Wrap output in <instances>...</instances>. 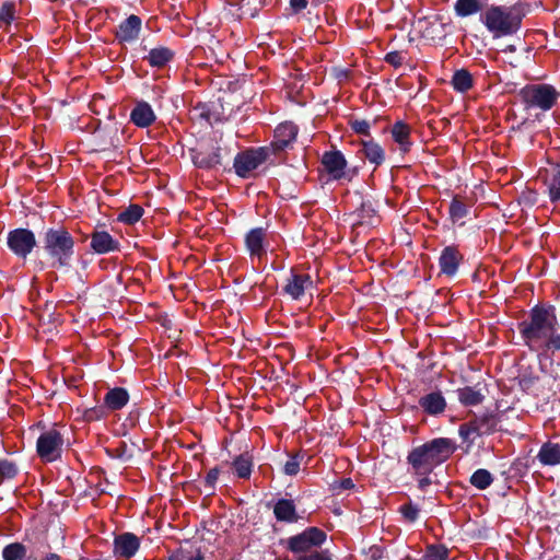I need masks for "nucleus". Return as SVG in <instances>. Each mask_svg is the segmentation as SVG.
<instances>
[{
    "mask_svg": "<svg viewBox=\"0 0 560 560\" xmlns=\"http://www.w3.org/2000/svg\"><path fill=\"white\" fill-rule=\"evenodd\" d=\"M331 74L339 81H346L350 78L351 71L346 68L334 67L331 69Z\"/></svg>",
    "mask_w": 560,
    "mask_h": 560,
    "instance_id": "obj_53",
    "label": "nucleus"
},
{
    "mask_svg": "<svg viewBox=\"0 0 560 560\" xmlns=\"http://www.w3.org/2000/svg\"><path fill=\"white\" fill-rule=\"evenodd\" d=\"M322 164L327 174L335 180L345 179L351 182L358 175V168H348V162L339 150L324 152Z\"/></svg>",
    "mask_w": 560,
    "mask_h": 560,
    "instance_id": "obj_9",
    "label": "nucleus"
},
{
    "mask_svg": "<svg viewBox=\"0 0 560 560\" xmlns=\"http://www.w3.org/2000/svg\"><path fill=\"white\" fill-rule=\"evenodd\" d=\"M487 4L482 0H456L454 3V12L458 18H468L485 11Z\"/></svg>",
    "mask_w": 560,
    "mask_h": 560,
    "instance_id": "obj_31",
    "label": "nucleus"
},
{
    "mask_svg": "<svg viewBox=\"0 0 560 560\" xmlns=\"http://www.w3.org/2000/svg\"><path fill=\"white\" fill-rule=\"evenodd\" d=\"M63 442L62 434L56 428L43 431L36 441L37 456L45 463L61 459Z\"/></svg>",
    "mask_w": 560,
    "mask_h": 560,
    "instance_id": "obj_8",
    "label": "nucleus"
},
{
    "mask_svg": "<svg viewBox=\"0 0 560 560\" xmlns=\"http://www.w3.org/2000/svg\"><path fill=\"white\" fill-rule=\"evenodd\" d=\"M194 113H195L196 117H198L199 119L210 122L211 109H210L209 105H207L205 103H200L197 106H195Z\"/></svg>",
    "mask_w": 560,
    "mask_h": 560,
    "instance_id": "obj_49",
    "label": "nucleus"
},
{
    "mask_svg": "<svg viewBox=\"0 0 560 560\" xmlns=\"http://www.w3.org/2000/svg\"><path fill=\"white\" fill-rule=\"evenodd\" d=\"M106 453L110 457L118 458L121 460H128L132 456L130 453H128V446H127L126 442H119L118 446H116L114 448H107Z\"/></svg>",
    "mask_w": 560,
    "mask_h": 560,
    "instance_id": "obj_45",
    "label": "nucleus"
},
{
    "mask_svg": "<svg viewBox=\"0 0 560 560\" xmlns=\"http://www.w3.org/2000/svg\"><path fill=\"white\" fill-rule=\"evenodd\" d=\"M451 84L459 93H466L474 85L471 73L467 69H458L454 72Z\"/></svg>",
    "mask_w": 560,
    "mask_h": 560,
    "instance_id": "obj_33",
    "label": "nucleus"
},
{
    "mask_svg": "<svg viewBox=\"0 0 560 560\" xmlns=\"http://www.w3.org/2000/svg\"><path fill=\"white\" fill-rule=\"evenodd\" d=\"M537 459L542 466L560 465V444L546 442L540 446Z\"/></svg>",
    "mask_w": 560,
    "mask_h": 560,
    "instance_id": "obj_29",
    "label": "nucleus"
},
{
    "mask_svg": "<svg viewBox=\"0 0 560 560\" xmlns=\"http://www.w3.org/2000/svg\"><path fill=\"white\" fill-rule=\"evenodd\" d=\"M458 434L465 442L474 443L475 436L477 435V429L474 421L470 419L469 421L463 423L458 428Z\"/></svg>",
    "mask_w": 560,
    "mask_h": 560,
    "instance_id": "obj_43",
    "label": "nucleus"
},
{
    "mask_svg": "<svg viewBox=\"0 0 560 560\" xmlns=\"http://www.w3.org/2000/svg\"><path fill=\"white\" fill-rule=\"evenodd\" d=\"M106 407L103 405V406H95V407H92V408H89L85 410L84 412V419L86 421H97V420H101L102 418H104L107 412H106Z\"/></svg>",
    "mask_w": 560,
    "mask_h": 560,
    "instance_id": "obj_46",
    "label": "nucleus"
},
{
    "mask_svg": "<svg viewBox=\"0 0 560 560\" xmlns=\"http://www.w3.org/2000/svg\"><path fill=\"white\" fill-rule=\"evenodd\" d=\"M19 474L18 465L7 458L0 459V482L4 479H13Z\"/></svg>",
    "mask_w": 560,
    "mask_h": 560,
    "instance_id": "obj_40",
    "label": "nucleus"
},
{
    "mask_svg": "<svg viewBox=\"0 0 560 560\" xmlns=\"http://www.w3.org/2000/svg\"><path fill=\"white\" fill-rule=\"evenodd\" d=\"M350 128L358 135L365 136L369 139L371 137V122L365 119H350L349 120Z\"/></svg>",
    "mask_w": 560,
    "mask_h": 560,
    "instance_id": "obj_44",
    "label": "nucleus"
},
{
    "mask_svg": "<svg viewBox=\"0 0 560 560\" xmlns=\"http://www.w3.org/2000/svg\"><path fill=\"white\" fill-rule=\"evenodd\" d=\"M175 58V51L166 46H156L148 51L143 60L151 68L162 69Z\"/></svg>",
    "mask_w": 560,
    "mask_h": 560,
    "instance_id": "obj_24",
    "label": "nucleus"
},
{
    "mask_svg": "<svg viewBox=\"0 0 560 560\" xmlns=\"http://www.w3.org/2000/svg\"><path fill=\"white\" fill-rule=\"evenodd\" d=\"M450 549L442 544H431L425 547L419 560H448Z\"/></svg>",
    "mask_w": 560,
    "mask_h": 560,
    "instance_id": "obj_36",
    "label": "nucleus"
},
{
    "mask_svg": "<svg viewBox=\"0 0 560 560\" xmlns=\"http://www.w3.org/2000/svg\"><path fill=\"white\" fill-rule=\"evenodd\" d=\"M168 560H185V555L183 551H177V552L172 553L168 557Z\"/></svg>",
    "mask_w": 560,
    "mask_h": 560,
    "instance_id": "obj_55",
    "label": "nucleus"
},
{
    "mask_svg": "<svg viewBox=\"0 0 560 560\" xmlns=\"http://www.w3.org/2000/svg\"><path fill=\"white\" fill-rule=\"evenodd\" d=\"M393 140L399 145L401 152L407 153L410 151L412 141L410 139L411 128L402 120H397L390 129Z\"/></svg>",
    "mask_w": 560,
    "mask_h": 560,
    "instance_id": "obj_26",
    "label": "nucleus"
},
{
    "mask_svg": "<svg viewBox=\"0 0 560 560\" xmlns=\"http://www.w3.org/2000/svg\"><path fill=\"white\" fill-rule=\"evenodd\" d=\"M15 3L5 1L0 5V24L10 25L15 20Z\"/></svg>",
    "mask_w": 560,
    "mask_h": 560,
    "instance_id": "obj_41",
    "label": "nucleus"
},
{
    "mask_svg": "<svg viewBox=\"0 0 560 560\" xmlns=\"http://www.w3.org/2000/svg\"><path fill=\"white\" fill-rule=\"evenodd\" d=\"M141 30V18L136 14H130L116 27L114 32L115 39L120 45L132 44L139 39Z\"/></svg>",
    "mask_w": 560,
    "mask_h": 560,
    "instance_id": "obj_12",
    "label": "nucleus"
},
{
    "mask_svg": "<svg viewBox=\"0 0 560 560\" xmlns=\"http://www.w3.org/2000/svg\"><path fill=\"white\" fill-rule=\"evenodd\" d=\"M504 52H511L514 54L516 51V47L514 45H508L504 49Z\"/></svg>",
    "mask_w": 560,
    "mask_h": 560,
    "instance_id": "obj_58",
    "label": "nucleus"
},
{
    "mask_svg": "<svg viewBox=\"0 0 560 560\" xmlns=\"http://www.w3.org/2000/svg\"><path fill=\"white\" fill-rule=\"evenodd\" d=\"M471 420L476 425L478 436L490 435L494 433L500 422L498 413L491 410L474 413Z\"/></svg>",
    "mask_w": 560,
    "mask_h": 560,
    "instance_id": "obj_21",
    "label": "nucleus"
},
{
    "mask_svg": "<svg viewBox=\"0 0 560 560\" xmlns=\"http://www.w3.org/2000/svg\"><path fill=\"white\" fill-rule=\"evenodd\" d=\"M469 482L478 490H486L492 485L493 476L488 469L479 468L472 472Z\"/></svg>",
    "mask_w": 560,
    "mask_h": 560,
    "instance_id": "obj_35",
    "label": "nucleus"
},
{
    "mask_svg": "<svg viewBox=\"0 0 560 560\" xmlns=\"http://www.w3.org/2000/svg\"><path fill=\"white\" fill-rule=\"evenodd\" d=\"M140 548V539L132 533H122L114 539L113 553L117 558L130 559Z\"/></svg>",
    "mask_w": 560,
    "mask_h": 560,
    "instance_id": "obj_13",
    "label": "nucleus"
},
{
    "mask_svg": "<svg viewBox=\"0 0 560 560\" xmlns=\"http://www.w3.org/2000/svg\"><path fill=\"white\" fill-rule=\"evenodd\" d=\"M129 401V393L124 387L110 388L104 396V406L107 410L117 411L122 409Z\"/></svg>",
    "mask_w": 560,
    "mask_h": 560,
    "instance_id": "obj_27",
    "label": "nucleus"
},
{
    "mask_svg": "<svg viewBox=\"0 0 560 560\" xmlns=\"http://www.w3.org/2000/svg\"><path fill=\"white\" fill-rule=\"evenodd\" d=\"M39 242L50 268L67 271L72 267L75 240L67 228L58 225L45 229L39 234Z\"/></svg>",
    "mask_w": 560,
    "mask_h": 560,
    "instance_id": "obj_4",
    "label": "nucleus"
},
{
    "mask_svg": "<svg viewBox=\"0 0 560 560\" xmlns=\"http://www.w3.org/2000/svg\"><path fill=\"white\" fill-rule=\"evenodd\" d=\"M186 560H205V557L198 551L195 556H189Z\"/></svg>",
    "mask_w": 560,
    "mask_h": 560,
    "instance_id": "obj_57",
    "label": "nucleus"
},
{
    "mask_svg": "<svg viewBox=\"0 0 560 560\" xmlns=\"http://www.w3.org/2000/svg\"><path fill=\"white\" fill-rule=\"evenodd\" d=\"M265 241L266 229L264 228H254L245 234V247L252 257L261 258L266 255Z\"/></svg>",
    "mask_w": 560,
    "mask_h": 560,
    "instance_id": "obj_19",
    "label": "nucleus"
},
{
    "mask_svg": "<svg viewBox=\"0 0 560 560\" xmlns=\"http://www.w3.org/2000/svg\"><path fill=\"white\" fill-rule=\"evenodd\" d=\"M354 488V482L351 478H343L340 481H336L332 485L334 491L351 490Z\"/></svg>",
    "mask_w": 560,
    "mask_h": 560,
    "instance_id": "obj_52",
    "label": "nucleus"
},
{
    "mask_svg": "<svg viewBox=\"0 0 560 560\" xmlns=\"http://www.w3.org/2000/svg\"><path fill=\"white\" fill-rule=\"evenodd\" d=\"M307 0H290V7L293 12L299 13L307 7Z\"/></svg>",
    "mask_w": 560,
    "mask_h": 560,
    "instance_id": "obj_54",
    "label": "nucleus"
},
{
    "mask_svg": "<svg viewBox=\"0 0 560 560\" xmlns=\"http://www.w3.org/2000/svg\"><path fill=\"white\" fill-rule=\"evenodd\" d=\"M303 456L300 453L289 455L288 460L283 465V472L287 476H295L300 471Z\"/></svg>",
    "mask_w": 560,
    "mask_h": 560,
    "instance_id": "obj_42",
    "label": "nucleus"
},
{
    "mask_svg": "<svg viewBox=\"0 0 560 560\" xmlns=\"http://www.w3.org/2000/svg\"><path fill=\"white\" fill-rule=\"evenodd\" d=\"M156 119V116L151 105L144 101L136 103L130 113V121L139 128H147L151 126Z\"/></svg>",
    "mask_w": 560,
    "mask_h": 560,
    "instance_id": "obj_23",
    "label": "nucleus"
},
{
    "mask_svg": "<svg viewBox=\"0 0 560 560\" xmlns=\"http://www.w3.org/2000/svg\"><path fill=\"white\" fill-rule=\"evenodd\" d=\"M360 143L362 147L360 152L371 164H374L375 167L382 165L385 162V150L373 138L361 140Z\"/></svg>",
    "mask_w": 560,
    "mask_h": 560,
    "instance_id": "obj_25",
    "label": "nucleus"
},
{
    "mask_svg": "<svg viewBox=\"0 0 560 560\" xmlns=\"http://www.w3.org/2000/svg\"><path fill=\"white\" fill-rule=\"evenodd\" d=\"M528 13V4L516 1L511 5L488 4L479 16L493 39L515 36L522 28L523 20Z\"/></svg>",
    "mask_w": 560,
    "mask_h": 560,
    "instance_id": "obj_2",
    "label": "nucleus"
},
{
    "mask_svg": "<svg viewBox=\"0 0 560 560\" xmlns=\"http://www.w3.org/2000/svg\"><path fill=\"white\" fill-rule=\"evenodd\" d=\"M219 475H220L219 467H213L208 471V474L203 480V485H205V488L210 490L209 494H212L214 492Z\"/></svg>",
    "mask_w": 560,
    "mask_h": 560,
    "instance_id": "obj_47",
    "label": "nucleus"
},
{
    "mask_svg": "<svg viewBox=\"0 0 560 560\" xmlns=\"http://www.w3.org/2000/svg\"><path fill=\"white\" fill-rule=\"evenodd\" d=\"M462 260L463 256L455 246H446L439 258L441 272L448 277L454 276Z\"/></svg>",
    "mask_w": 560,
    "mask_h": 560,
    "instance_id": "obj_22",
    "label": "nucleus"
},
{
    "mask_svg": "<svg viewBox=\"0 0 560 560\" xmlns=\"http://www.w3.org/2000/svg\"><path fill=\"white\" fill-rule=\"evenodd\" d=\"M298 126L292 122H282L275 129L273 140L271 141V149L275 153L284 151L292 144L298 136Z\"/></svg>",
    "mask_w": 560,
    "mask_h": 560,
    "instance_id": "obj_14",
    "label": "nucleus"
},
{
    "mask_svg": "<svg viewBox=\"0 0 560 560\" xmlns=\"http://www.w3.org/2000/svg\"><path fill=\"white\" fill-rule=\"evenodd\" d=\"M371 551H372L373 560H378L380 558H382V549L381 548H378V547L372 548Z\"/></svg>",
    "mask_w": 560,
    "mask_h": 560,
    "instance_id": "obj_56",
    "label": "nucleus"
},
{
    "mask_svg": "<svg viewBox=\"0 0 560 560\" xmlns=\"http://www.w3.org/2000/svg\"><path fill=\"white\" fill-rule=\"evenodd\" d=\"M3 560H37L36 557L27 556V547L20 542L14 541L5 545L1 552ZM60 556L55 552L47 553L42 560H60Z\"/></svg>",
    "mask_w": 560,
    "mask_h": 560,
    "instance_id": "obj_17",
    "label": "nucleus"
},
{
    "mask_svg": "<svg viewBox=\"0 0 560 560\" xmlns=\"http://www.w3.org/2000/svg\"><path fill=\"white\" fill-rule=\"evenodd\" d=\"M520 336L530 351L560 352V323L556 306L549 303L534 305L527 317L517 324Z\"/></svg>",
    "mask_w": 560,
    "mask_h": 560,
    "instance_id": "obj_1",
    "label": "nucleus"
},
{
    "mask_svg": "<svg viewBox=\"0 0 560 560\" xmlns=\"http://www.w3.org/2000/svg\"><path fill=\"white\" fill-rule=\"evenodd\" d=\"M404 520L408 523H415L419 518L420 509L415 504L411 499L398 509Z\"/></svg>",
    "mask_w": 560,
    "mask_h": 560,
    "instance_id": "obj_39",
    "label": "nucleus"
},
{
    "mask_svg": "<svg viewBox=\"0 0 560 560\" xmlns=\"http://www.w3.org/2000/svg\"><path fill=\"white\" fill-rule=\"evenodd\" d=\"M143 212L141 206L131 203L118 214L117 220L125 224H135L141 219Z\"/></svg>",
    "mask_w": 560,
    "mask_h": 560,
    "instance_id": "obj_37",
    "label": "nucleus"
},
{
    "mask_svg": "<svg viewBox=\"0 0 560 560\" xmlns=\"http://www.w3.org/2000/svg\"><path fill=\"white\" fill-rule=\"evenodd\" d=\"M314 282L308 273H294L287 279L283 287L284 294L291 296L293 300H300L305 291L313 288Z\"/></svg>",
    "mask_w": 560,
    "mask_h": 560,
    "instance_id": "obj_16",
    "label": "nucleus"
},
{
    "mask_svg": "<svg viewBox=\"0 0 560 560\" xmlns=\"http://www.w3.org/2000/svg\"><path fill=\"white\" fill-rule=\"evenodd\" d=\"M326 540L327 533L324 529L310 526L301 533L280 539L279 544L291 552L295 560H332L330 550L322 548Z\"/></svg>",
    "mask_w": 560,
    "mask_h": 560,
    "instance_id": "obj_5",
    "label": "nucleus"
},
{
    "mask_svg": "<svg viewBox=\"0 0 560 560\" xmlns=\"http://www.w3.org/2000/svg\"><path fill=\"white\" fill-rule=\"evenodd\" d=\"M223 152H228L226 149L221 147L200 148L192 151V162L195 166L203 170H213L220 166H224Z\"/></svg>",
    "mask_w": 560,
    "mask_h": 560,
    "instance_id": "obj_11",
    "label": "nucleus"
},
{
    "mask_svg": "<svg viewBox=\"0 0 560 560\" xmlns=\"http://www.w3.org/2000/svg\"><path fill=\"white\" fill-rule=\"evenodd\" d=\"M420 408L432 417L441 416L446 409V399L440 390L431 392L419 398Z\"/></svg>",
    "mask_w": 560,
    "mask_h": 560,
    "instance_id": "obj_18",
    "label": "nucleus"
},
{
    "mask_svg": "<svg viewBox=\"0 0 560 560\" xmlns=\"http://www.w3.org/2000/svg\"><path fill=\"white\" fill-rule=\"evenodd\" d=\"M457 450L456 443L448 438H434L421 445L412 447L406 457L410 475L433 472L445 463Z\"/></svg>",
    "mask_w": 560,
    "mask_h": 560,
    "instance_id": "obj_3",
    "label": "nucleus"
},
{
    "mask_svg": "<svg viewBox=\"0 0 560 560\" xmlns=\"http://www.w3.org/2000/svg\"><path fill=\"white\" fill-rule=\"evenodd\" d=\"M545 185L548 189V196L551 202L560 200V164H553L546 171Z\"/></svg>",
    "mask_w": 560,
    "mask_h": 560,
    "instance_id": "obj_28",
    "label": "nucleus"
},
{
    "mask_svg": "<svg viewBox=\"0 0 560 560\" xmlns=\"http://www.w3.org/2000/svg\"><path fill=\"white\" fill-rule=\"evenodd\" d=\"M480 384L476 386H465L456 390L459 402L465 407L478 406L485 400V395L479 388Z\"/></svg>",
    "mask_w": 560,
    "mask_h": 560,
    "instance_id": "obj_30",
    "label": "nucleus"
},
{
    "mask_svg": "<svg viewBox=\"0 0 560 560\" xmlns=\"http://www.w3.org/2000/svg\"><path fill=\"white\" fill-rule=\"evenodd\" d=\"M468 213V206L460 200L458 196H454L448 208L450 220L453 223H458L460 220L466 218Z\"/></svg>",
    "mask_w": 560,
    "mask_h": 560,
    "instance_id": "obj_34",
    "label": "nucleus"
},
{
    "mask_svg": "<svg viewBox=\"0 0 560 560\" xmlns=\"http://www.w3.org/2000/svg\"><path fill=\"white\" fill-rule=\"evenodd\" d=\"M520 96L526 108L538 107L546 112L556 105L558 93L552 85L536 84L523 88Z\"/></svg>",
    "mask_w": 560,
    "mask_h": 560,
    "instance_id": "obj_6",
    "label": "nucleus"
},
{
    "mask_svg": "<svg viewBox=\"0 0 560 560\" xmlns=\"http://www.w3.org/2000/svg\"><path fill=\"white\" fill-rule=\"evenodd\" d=\"M375 213L376 210L371 198H365L360 195V205L354 211V214L360 219L359 223H363L364 221L372 219Z\"/></svg>",
    "mask_w": 560,
    "mask_h": 560,
    "instance_id": "obj_38",
    "label": "nucleus"
},
{
    "mask_svg": "<svg viewBox=\"0 0 560 560\" xmlns=\"http://www.w3.org/2000/svg\"><path fill=\"white\" fill-rule=\"evenodd\" d=\"M231 466L237 478L249 479L254 467L253 456L247 452L242 453L232 460Z\"/></svg>",
    "mask_w": 560,
    "mask_h": 560,
    "instance_id": "obj_32",
    "label": "nucleus"
},
{
    "mask_svg": "<svg viewBox=\"0 0 560 560\" xmlns=\"http://www.w3.org/2000/svg\"><path fill=\"white\" fill-rule=\"evenodd\" d=\"M538 201V194L533 189H527L523 191L520 196V203H523L528 207H533Z\"/></svg>",
    "mask_w": 560,
    "mask_h": 560,
    "instance_id": "obj_48",
    "label": "nucleus"
},
{
    "mask_svg": "<svg viewBox=\"0 0 560 560\" xmlns=\"http://www.w3.org/2000/svg\"><path fill=\"white\" fill-rule=\"evenodd\" d=\"M270 149L267 147L252 148L238 152L233 161V168L237 176L248 178L269 158Z\"/></svg>",
    "mask_w": 560,
    "mask_h": 560,
    "instance_id": "obj_7",
    "label": "nucleus"
},
{
    "mask_svg": "<svg viewBox=\"0 0 560 560\" xmlns=\"http://www.w3.org/2000/svg\"><path fill=\"white\" fill-rule=\"evenodd\" d=\"M91 249L98 255H104L113 252L120 250V243L118 240L114 238L108 232L103 230H94L90 234Z\"/></svg>",
    "mask_w": 560,
    "mask_h": 560,
    "instance_id": "obj_15",
    "label": "nucleus"
},
{
    "mask_svg": "<svg viewBox=\"0 0 560 560\" xmlns=\"http://www.w3.org/2000/svg\"><path fill=\"white\" fill-rule=\"evenodd\" d=\"M7 245L16 257L25 259L37 246V241L32 230L18 228L8 233Z\"/></svg>",
    "mask_w": 560,
    "mask_h": 560,
    "instance_id": "obj_10",
    "label": "nucleus"
},
{
    "mask_svg": "<svg viewBox=\"0 0 560 560\" xmlns=\"http://www.w3.org/2000/svg\"><path fill=\"white\" fill-rule=\"evenodd\" d=\"M432 472H427L424 475H411L417 479L418 489L421 491H425L429 486H431L434 481L431 478Z\"/></svg>",
    "mask_w": 560,
    "mask_h": 560,
    "instance_id": "obj_51",
    "label": "nucleus"
},
{
    "mask_svg": "<svg viewBox=\"0 0 560 560\" xmlns=\"http://www.w3.org/2000/svg\"><path fill=\"white\" fill-rule=\"evenodd\" d=\"M384 60L388 65L393 66L394 68H398L404 62V56H402V54L400 51H397V50L389 51V52L386 54Z\"/></svg>",
    "mask_w": 560,
    "mask_h": 560,
    "instance_id": "obj_50",
    "label": "nucleus"
},
{
    "mask_svg": "<svg viewBox=\"0 0 560 560\" xmlns=\"http://www.w3.org/2000/svg\"><path fill=\"white\" fill-rule=\"evenodd\" d=\"M272 509L278 522L293 524L300 520L296 505L292 499L281 498L277 500Z\"/></svg>",
    "mask_w": 560,
    "mask_h": 560,
    "instance_id": "obj_20",
    "label": "nucleus"
}]
</instances>
